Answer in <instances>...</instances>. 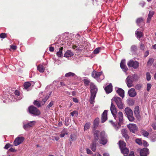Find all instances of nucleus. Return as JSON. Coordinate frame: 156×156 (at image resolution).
Returning a JSON list of instances; mask_svg holds the SVG:
<instances>
[{"instance_id": "obj_1", "label": "nucleus", "mask_w": 156, "mask_h": 156, "mask_svg": "<svg viewBox=\"0 0 156 156\" xmlns=\"http://www.w3.org/2000/svg\"><path fill=\"white\" fill-rule=\"evenodd\" d=\"M110 109L112 114L113 115L114 119L116 120L118 118L119 119V122L118 123L117 122L116 124H115L113 122V121L112 120L109 121V122L111 123L114 128L115 129L117 130L121 126V124L123 120V115L122 113L121 112H119L118 115V117L116 116V115L117 114L116 108L115 105L113 104L112 102Z\"/></svg>"}, {"instance_id": "obj_2", "label": "nucleus", "mask_w": 156, "mask_h": 156, "mask_svg": "<svg viewBox=\"0 0 156 156\" xmlns=\"http://www.w3.org/2000/svg\"><path fill=\"white\" fill-rule=\"evenodd\" d=\"M119 144L121 152L124 156H134L133 151H131L128 154L129 150L126 147V144L124 142L120 140L119 142Z\"/></svg>"}, {"instance_id": "obj_3", "label": "nucleus", "mask_w": 156, "mask_h": 156, "mask_svg": "<svg viewBox=\"0 0 156 156\" xmlns=\"http://www.w3.org/2000/svg\"><path fill=\"white\" fill-rule=\"evenodd\" d=\"M90 102L91 104H93L94 102V99L98 91L97 87L92 83L90 84Z\"/></svg>"}, {"instance_id": "obj_4", "label": "nucleus", "mask_w": 156, "mask_h": 156, "mask_svg": "<svg viewBox=\"0 0 156 156\" xmlns=\"http://www.w3.org/2000/svg\"><path fill=\"white\" fill-rule=\"evenodd\" d=\"M99 131L98 130H96L95 131L94 133V140L95 141V142L97 141L99 139L98 135L99 133ZM90 147L93 151L95 152L96 151V143L94 142H93L92 144L90 145Z\"/></svg>"}, {"instance_id": "obj_5", "label": "nucleus", "mask_w": 156, "mask_h": 156, "mask_svg": "<svg viewBox=\"0 0 156 156\" xmlns=\"http://www.w3.org/2000/svg\"><path fill=\"white\" fill-rule=\"evenodd\" d=\"M36 123V122L35 121H24L23 122V127L25 130H27L34 126Z\"/></svg>"}, {"instance_id": "obj_6", "label": "nucleus", "mask_w": 156, "mask_h": 156, "mask_svg": "<svg viewBox=\"0 0 156 156\" xmlns=\"http://www.w3.org/2000/svg\"><path fill=\"white\" fill-rule=\"evenodd\" d=\"M28 110L29 113L34 116H38L40 114L39 110L37 108L33 106H30L29 107Z\"/></svg>"}, {"instance_id": "obj_7", "label": "nucleus", "mask_w": 156, "mask_h": 156, "mask_svg": "<svg viewBox=\"0 0 156 156\" xmlns=\"http://www.w3.org/2000/svg\"><path fill=\"white\" fill-rule=\"evenodd\" d=\"M125 112L129 120L133 121L134 120V118L133 116L132 111L129 108L127 107L125 108Z\"/></svg>"}, {"instance_id": "obj_8", "label": "nucleus", "mask_w": 156, "mask_h": 156, "mask_svg": "<svg viewBox=\"0 0 156 156\" xmlns=\"http://www.w3.org/2000/svg\"><path fill=\"white\" fill-rule=\"evenodd\" d=\"M100 143L103 145L105 144L107 142V136L105 135L104 131H102L100 133Z\"/></svg>"}, {"instance_id": "obj_9", "label": "nucleus", "mask_w": 156, "mask_h": 156, "mask_svg": "<svg viewBox=\"0 0 156 156\" xmlns=\"http://www.w3.org/2000/svg\"><path fill=\"white\" fill-rule=\"evenodd\" d=\"M127 65L129 67H133V68L136 69L139 67V63L137 61L131 60L128 62Z\"/></svg>"}, {"instance_id": "obj_10", "label": "nucleus", "mask_w": 156, "mask_h": 156, "mask_svg": "<svg viewBox=\"0 0 156 156\" xmlns=\"http://www.w3.org/2000/svg\"><path fill=\"white\" fill-rule=\"evenodd\" d=\"M102 74V72H97L95 71H93L92 73V76L94 78L96 79L98 82H100L101 80L99 79V77Z\"/></svg>"}, {"instance_id": "obj_11", "label": "nucleus", "mask_w": 156, "mask_h": 156, "mask_svg": "<svg viewBox=\"0 0 156 156\" xmlns=\"http://www.w3.org/2000/svg\"><path fill=\"white\" fill-rule=\"evenodd\" d=\"M24 140L23 137H16L13 142L14 145L17 146L22 143Z\"/></svg>"}, {"instance_id": "obj_12", "label": "nucleus", "mask_w": 156, "mask_h": 156, "mask_svg": "<svg viewBox=\"0 0 156 156\" xmlns=\"http://www.w3.org/2000/svg\"><path fill=\"white\" fill-rule=\"evenodd\" d=\"M133 80L131 77V76H129L126 80V82L127 86L129 87H131L133 86Z\"/></svg>"}, {"instance_id": "obj_13", "label": "nucleus", "mask_w": 156, "mask_h": 156, "mask_svg": "<svg viewBox=\"0 0 156 156\" xmlns=\"http://www.w3.org/2000/svg\"><path fill=\"white\" fill-rule=\"evenodd\" d=\"M127 126L130 131L133 133H135L137 130V126L135 124H130L127 125Z\"/></svg>"}, {"instance_id": "obj_14", "label": "nucleus", "mask_w": 156, "mask_h": 156, "mask_svg": "<svg viewBox=\"0 0 156 156\" xmlns=\"http://www.w3.org/2000/svg\"><path fill=\"white\" fill-rule=\"evenodd\" d=\"M139 151L140 156H147L149 154V149L147 148H144Z\"/></svg>"}, {"instance_id": "obj_15", "label": "nucleus", "mask_w": 156, "mask_h": 156, "mask_svg": "<svg viewBox=\"0 0 156 156\" xmlns=\"http://www.w3.org/2000/svg\"><path fill=\"white\" fill-rule=\"evenodd\" d=\"M120 67L122 70L126 72L128 70V68L126 65V61L125 59L122 60L120 64Z\"/></svg>"}, {"instance_id": "obj_16", "label": "nucleus", "mask_w": 156, "mask_h": 156, "mask_svg": "<svg viewBox=\"0 0 156 156\" xmlns=\"http://www.w3.org/2000/svg\"><path fill=\"white\" fill-rule=\"evenodd\" d=\"M104 87L107 94L110 93L112 91V85L111 83H110L106 87L104 86Z\"/></svg>"}, {"instance_id": "obj_17", "label": "nucleus", "mask_w": 156, "mask_h": 156, "mask_svg": "<svg viewBox=\"0 0 156 156\" xmlns=\"http://www.w3.org/2000/svg\"><path fill=\"white\" fill-rule=\"evenodd\" d=\"M108 112V110H105L101 116V122L102 123H104L107 120Z\"/></svg>"}, {"instance_id": "obj_18", "label": "nucleus", "mask_w": 156, "mask_h": 156, "mask_svg": "<svg viewBox=\"0 0 156 156\" xmlns=\"http://www.w3.org/2000/svg\"><path fill=\"white\" fill-rule=\"evenodd\" d=\"M128 93L129 96L131 97H134L136 94V93L134 89L132 88L128 91Z\"/></svg>"}, {"instance_id": "obj_19", "label": "nucleus", "mask_w": 156, "mask_h": 156, "mask_svg": "<svg viewBox=\"0 0 156 156\" xmlns=\"http://www.w3.org/2000/svg\"><path fill=\"white\" fill-rule=\"evenodd\" d=\"M117 93L122 98L124 97V91L121 88H118L116 90Z\"/></svg>"}, {"instance_id": "obj_20", "label": "nucleus", "mask_w": 156, "mask_h": 156, "mask_svg": "<svg viewBox=\"0 0 156 156\" xmlns=\"http://www.w3.org/2000/svg\"><path fill=\"white\" fill-rule=\"evenodd\" d=\"M154 14V12L153 11H150L148 15V17L147 18V23H149L151 21V20Z\"/></svg>"}, {"instance_id": "obj_21", "label": "nucleus", "mask_w": 156, "mask_h": 156, "mask_svg": "<svg viewBox=\"0 0 156 156\" xmlns=\"http://www.w3.org/2000/svg\"><path fill=\"white\" fill-rule=\"evenodd\" d=\"M134 113L136 117L139 118L140 117V115L139 107L138 106L136 107L135 108Z\"/></svg>"}, {"instance_id": "obj_22", "label": "nucleus", "mask_w": 156, "mask_h": 156, "mask_svg": "<svg viewBox=\"0 0 156 156\" xmlns=\"http://www.w3.org/2000/svg\"><path fill=\"white\" fill-rule=\"evenodd\" d=\"M76 136L75 134H71L69 137V141L70 144H72V141L75 140L76 139Z\"/></svg>"}, {"instance_id": "obj_23", "label": "nucleus", "mask_w": 156, "mask_h": 156, "mask_svg": "<svg viewBox=\"0 0 156 156\" xmlns=\"http://www.w3.org/2000/svg\"><path fill=\"white\" fill-rule=\"evenodd\" d=\"M73 55V53L70 50L67 51L65 53L64 56L66 57H69L72 56Z\"/></svg>"}, {"instance_id": "obj_24", "label": "nucleus", "mask_w": 156, "mask_h": 156, "mask_svg": "<svg viewBox=\"0 0 156 156\" xmlns=\"http://www.w3.org/2000/svg\"><path fill=\"white\" fill-rule=\"evenodd\" d=\"M65 76L66 77L74 76L75 78H78V77L75 73L72 72H69L66 73L65 74Z\"/></svg>"}, {"instance_id": "obj_25", "label": "nucleus", "mask_w": 156, "mask_h": 156, "mask_svg": "<svg viewBox=\"0 0 156 156\" xmlns=\"http://www.w3.org/2000/svg\"><path fill=\"white\" fill-rule=\"evenodd\" d=\"M123 136L126 139L129 138V137L127 133V130L124 129H123L121 131Z\"/></svg>"}, {"instance_id": "obj_26", "label": "nucleus", "mask_w": 156, "mask_h": 156, "mask_svg": "<svg viewBox=\"0 0 156 156\" xmlns=\"http://www.w3.org/2000/svg\"><path fill=\"white\" fill-rule=\"evenodd\" d=\"M113 100L115 102L116 104L121 102L122 101V99L119 97H115L113 98Z\"/></svg>"}, {"instance_id": "obj_27", "label": "nucleus", "mask_w": 156, "mask_h": 156, "mask_svg": "<svg viewBox=\"0 0 156 156\" xmlns=\"http://www.w3.org/2000/svg\"><path fill=\"white\" fill-rule=\"evenodd\" d=\"M37 70L41 73H43L44 70V67L42 65H39L37 67Z\"/></svg>"}, {"instance_id": "obj_28", "label": "nucleus", "mask_w": 156, "mask_h": 156, "mask_svg": "<svg viewBox=\"0 0 156 156\" xmlns=\"http://www.w3.org/2000/svg\"><path fill=\"white\" fill-rule=\"evenodd\" d=\"M14 94H15V96L14 97L16 98L17 100H20L21 99V98L20 97H17L19 96L20 95V92L18 90H16L14 92Z\"/></svg>"}, {"instance_id": "obj_29", "label": "nucleus", "mask_w": 156, "mask_h": 156, "mask_svg": "<svg viewBox=\"0 0 156 156\" xmlns=\"http://www.w3.org/2000/svg\"><path fill=\"white\" fill-rule=\"evenodd\" d=\"M63 49V48L62 47H61L59 49V51L57 52L56 55L58 57H60L62 56V51Z\"/></svg>"}, {"instance_id": "obj_30", "label": "nucleus", "mask_w": 156, "mask_h": 156, "mask_svg": "<svg viewBox=\"0 0 156 156\" xmlns=\"http://www.w3.org/2000/svg\"><path fill=\"white\" fill-rule=\"evenodd\" d=\"M135 34L138 39L140 38L143 36L142 33L140 31H136L135 33Z\"/></svg>"}, {"instance_id": "obj_31", "label": "nucleus", "mask_w": 156, "mask_h": 156, "mask_svg": "<svg viewBox=\"0 0 156 156\" xmlns=\"http://www.w3.org/2000/svg\"><path fill=\"white\" fill-rule=\"evenodd\" d=\"M51 93V92L50 94H49V96H46L45 97V98L44 99H43L42 100V101H41V104L42 105H44L45 104V103L46 102V101H47V100L49 98V96L50 95Z\"/></svg>"}, {"instance_id": "obj_32", "label": "nucleus", "mask_w": 156, "mask_h": 156, "mask_svg": "<svg viewBox=\"0 0 156 156\" xmlns=\"http://www.w3.org/2000/svg\"><path fill=\"white\" fill-rule=\"evenodd\" d=\"M131 77L132 78L133 81H137L139 78L137 74H135L131 76Z\"/></svg>"}, {"instance_id": "obj_33", "label": "nucleus", "mask_w": 156, "mask_h": 156, "mask_svg": "<svg viewBox=\"0 0 156 156\" xmlns=\"http://www.w3.org/2000/svg\"><path fill=\"white\" fill-rule=\"evenodd\" d=\"M99 119L98 118H96L94 120L93 124L94 127L98 126L99 123Z\"/></svg>"}, {"instance_id": "obj_34", "label": "nucleus", "mask_w": 156, "mask_h": 156, "mask_svg": "<svg viewBox=\"0 0 156 156\" xmlns=\"http://www.w3.org/2000/svg\"><path fill=\"white\" fill-rule=\"evenodd\" d=\"M30 86L31 84L29 82H26L24 84L23 88L27 89L29 88V87H30Z\"/></svg>"}, {"instance_id": "obj_35", "label": "nucleus", "mask_w": 156, "mask_h": 156, "mask_svg": "<svg viewBox=\"0 0 156 156\" xmlns=\"http://www.w3.org/2000/svg\"><path fill=\"white\" fill-rule=\"evenodd\" d=\"M118 108L120 109H122L124 108L123 104L122 101L116 104Z\"/></svg>"}, {"instance_id": "obj_36", "label": "nucleus", "mask_w": 156, "mask_h": 156, "mask_svg": "<svg viewBox=\"0 0 156 156\" xmlns=\"http://www.w3.org/2000/svg\"><path fill=\"white\" fill-rule=\"evenodd\" d=\"M154 62V59L152 58H150L147 62V65L148 66H151Z\"/></svg>"}, {"instance_id": "obj_37", "label": "nucleus", "mask_w": 156, "mask_h": 156, "mask_svg": "<svg viewBox=\"0 0 156 156\" xmlns=\"http://www.w3.org/2000/svg\"><path fill=\"white\" fill-rule=\"evenodd\" d=\"M54 103V101H51L46 107V109H49L53 105Z\"/></svg>"}, {"instance_id": "obj_38", "label": "nucleus", "mask_w": 156, "mask_h": 156, "mask_svg": "<svg viewBox=\"0 0 156 156\" xmlns=\"http://www.w3.org/2000/svg\"><path fill=\"white\" fill-rule=\"evenodd\" d=\"M142 133V135L145 137H147V136L149 135V133L144 130H143L141 131Z\"/></svg>"}, {"instance_id": "obj_39", "label": "nucleus", "mask_w": 156, "mask_h": 156, "mask_svg": "<svg viewBox=\"0 0 156 156\" xmlns=\"http://www.w3.org/2000/svg\"><path fill=\"white\" fill-rule=\"evenodd\" d=\"M151 140L152 142H154L156 141V132L151 136Z\"/></svg>"}, {"instance_id": "obj_40", "label": "nucleus", "mask_w": 156, "mask_h": 156, "mask_svg": "<svg viewBox=\"0 0 156 156\" xmlns=\"http://www.w3.org/2000/svg\"><path fill=\"white\" fill-rule=\"evenodd\" d=\"M142 87V85L140 84H137L135 86L136 89L140 90Z\"/></svg>"}, {"instance_id": "obj_41", "label": "nucleus", "mask_w": 156, "mask_h": 156, "mask_svg": "<svg viewBox=\"0 0 156 156\" xmlns=\"http://www.w3.org/2000/svg\"><path fill=\"white\" fill-rule=\"evenodd\" d=\"M90 127V124L89 123H87L84 126V130H87L89 129Z\"/></svg>"}, {"instance_id": "obj_42", "label": "nucleus", "mask_w": 156, "mask_h": 156, "mask_svg": "<svg viewBox=\"0 0 156 156\" xmlns=\"http://www.w3.org/2000/svg\"><path fill=\"white\" fill-rule=\"evenodd\" d=\"M34 105L37 106L38 107H40L41 106V103H40V102L37 101H35L34 102Z\"/></svg>"}, {"instance_id": "obj_43", "label": "nucleus", "mask_w": 156, "mask_h": 156, "mask_svg": "<svg viewBox=\"0 0 156 156\" xmlns=\"http://www.w3.org/2000/svg\"><path fill=\"white\" fill-rule=\"evenodd\" d=\"M143 20L142 18H140L137 19L136 20V23L138 24L143 22Z\"/></svg>"}, {"instance_id": "obj_44", "label": "nucleus", "mask_w": 156, "mask_h": 156, "mask_svg": "<svg viewBox=\"0 0 156 156\" xmlns=\"http://www.w3.org/2000/svg\"><path fill=\"white\" fill-rule=\"evenodd\" d=\"M136 143L139 145H141L142 144L141 140L140 139H137L136 140Z\"/></svg>"}, {"instance_id": "obj_45", "label": "nucleus", "mask_w": 156, "mask_h": 156, "mask_svg": "<svg viewBox=\"0 0 156 156\" xmlns=\"http://www.w3.org/2000/svg\"><path fill=\"white\" fill-rule=\"evenodd\" d=\"M137 47L134 45H133L131 47V51H135L137 50Z\"/></svg>"}, {"instance_id": "obj_46", "label": "nucleus", "mask_w": 156, "mask_h": 156, "mask_svg": "<svg viewBox=\"0 0 156 156\" xmlns=\"http://www.w3.org/2000/svg\"><path fill=\"white\" fill-rule=\"evenodd\" d=\"M100 48H96L94 51V53L95 54H96L99 53L100 50Z\"/></svg>"}, {"instance_id": "obj_47", "label": "nucleus", "mask_w": 156, "mask_h": 156, "mask_svg": "<svg viewBox=\"0 0 156 156\" xmlns=\"http://www.w3.org/2000/svg\"><path fill=\"white\" fill-rule=\"evenodd\" d=\"M65 122L66 126H68L69 125V119L68 118L66 117L65 118Z\"/></svg>"}, {"instance_id": "obj_48", "label": "nucleus", "mask_w": 156, "mask_h": 156, "mask_svg": "<svg viewBox=\"0 0 156 156\" xmlns=\"http://www.w3.org/2000/svg\"><path fill=\"white\" fill-rule=\"evenodd\" d=\"M147 80V81H149L151 80V75L150 73L147 72L146 74Z\"/></svg>"}, {"instance_id": "obj_49", "label": "nucleus", "mask_w": 156, "mask_h": 156, "mask_svg": "<svg viewBox=\"0 0 156 156\" xmlns=\"http://www.w3.org/2000/svg\"><path fill=\"white\" fill-rule=\"evenodd\" d=\"M151 83H147V90L148 91H149L151 87Z\"/></svg>"}, {"instance_id": "obj_50", "label": "nucleus", "mask_w": 156, "mask_h": 156, "mask_svg": "<svg viewBox=\"0 0 156 156\" xmlns=\"http://www.w3.org/2000/svg\"><path fill=\"white\" fill-rule=\"evenodd\" d=\"M84 82L85 84L87 85H88L90 83V81L86 79H84Z\"/></svg>"}, {"instance_id": "obj_51", "label": "nucleus", "mask_w": 156, "mask_h": 156, "mask_svg": "<svg viewBox=\"0 0 156 156\" xmlns=\"http://www.w3.org/2000/svg\"><path fill=\"white\" fill-rule=\"evenodd\" d=\"M12 145H11L10 144L8 143L5 145L4 147L5 149H7L11 146H12Z\"/></svg>"}, {"instance_id": "obj_52", "label": "nucleus", "mask_w": 156, "mask_h": 156, "mask_svg": "<svg viewBox=\"0 0 156 156\" xmlns=\"http://www.w3.org/2000/svg\"><path fill=\"white\" fill-rule=\"evenodd\" d=\"M6 37V34L5 33H2L0 34V37L2 38H4Z\"/></svg>"}, {"instance_id": "obj_53", "label": "nucleus", "mask_w": 156, "mask_h": 156, "mask_svg": "<svg viewBox=\"0 0 156 156\" xmlns=\"http://www.w3.org/2000/svg\"><path fill=\"white\" fill-rule=\"evenodd\" d=\"M142 143L143 145L145 147H147L149 145L148 143L145 140H143Z\"/></svg>"}, {"instance_id": "obj_54", "label": "nucleus", "mask_w": 156, "mask_h": 156, "mask_svg": "<svg viewBox=\"0 0 156 156\" xmlns=\"http://www.w3.org/2000/svg\"><path fill=\"white\" fill-rule=\"evenodd\" d=\"M77 114H78L77 112L76 111H73V112H71L70 113L71 115L72 116H73L74 115H75V114L77 115Z\"/></svg>"}, {"instance_id": "obj_55", "label": "nucleus", "mask_w": 156, "mask_h": 156, "mask_svg": "<svg viewBox=\"0 0 156 156\" xmlns=\"http://www.w3.org/2000/svg\"><path fill=\"white\" fill-rule=\"evenodd\" d=\"M62 133H64L65 135H67L68 134V132L66 129H64L61 132Z\"/></svg>"}, {"instance_id": "obj_56", "label": "nucleus", "mask_w": 156, "mask_h": 156, "mask_svg": "<svg viewBox=\"0 0 156 156\" xmlns=\"http://www.w3.org/2000/svg\"><path fill=\"white\" fill-rule=\"evenodd\" d=\"M151 126L154 130H156V122H154L152 123V124L151 125Z\"/></svg>"}, {"instance_id": "obj_57", "label": "nucleus", "mask_w": 156, "mask_h": 156, "mask_svg": "<svg viewBox=\"0 0 156 156\" xmlns=\"http://www.w3.org/2000/svg\"><path fill=\"white\" fill-rule=\"evenodd\" d=\"M87 153L88 154H92V152L88 148H87L86 149Z\"/></svg>"}, {"instance_id": "obj_58", "label": "nucleus", "mask_w": 156, "mask_h": 156, "mask_svg": "<svg viewBox=\"0 0 156 156\" xmlns=\"http://www.w3.org/2000/svg\"><path fill=\"white\" fill-rule=\"evenodd\" d=\"M140 48L141 50H144L145 48V46L144 44L141 43L140 44Z\"/></svg>"}, {"instance_id": "obj_59", "label": "nucleus", "mask_w": 156, "mask_h": 156, "mask_svg": "<svg viewBox=\"0 0 156 156\" xmlns=\"http://www.w3.org/2000/svg\"><path fill=\"white\" fill-rule=\"evenodd\" d=\"M10 47L12 49L15 50H16L17 48V47L16 45H12L10 46Z\"/></svg>"}, {"instance_id": "obj_60", "label": "nucleus", "mask_w": 156, "mask_h": 156, "mask_svg": "<svg viewBox=\"0 0 156 156\" xmlns=\"http://www.w3.org/2000/svg\"><path fill=\"white\" fill-rule=\"evenodd\" d=\"M73 101L75 103H77L78 102V100L76 98H73Z\"/></svg>"}, {"instance_id": "obj_61", "label": "nucleus", "mask_w": 156, "mask_h": 156, "mask_svg": "<svg viewBox=\"0 0 156 156\" xmlns=\"http://www.w3.org/2000/svg\"><path fill=\"white\" fill-rule=\"evenodd\" d=\"M49 50L50 51L53 52L54 51V48L52 47H49Z\"/></svg>"}, {"instance_id": "obj_62", "label": "nucleus", "mask_w": 156, "mask_h": 156, "mask_svg": "<svg viewBox=\"0 0 156 156\" xmlns=\"http://www.w3.org/2000/svg\"><path fill=\"white\" fill-rule=\"evenodd\" d=\"M145 3L144 2H142L140 3V5L142 7H143Z\"/></svg>"}, {"instance_id": "obj_63", "label": "nucleus", "mask_w": 156, "mask_h": 156, "mask_svg": "<svg viewBox=\"0 0 156 156\" xmlns=\"http://www.w3.org/2000/svg\"><path fill=\"white\" fill-rule=\"evenodd\" d=\"M92 156H101V155L99 153H95V154L93 155Z\"/></svg>"}, {"instance_id": "obj_64", "label": "nucleus", "mask_w": 156, "mask_h": 156, "mask_svg": "<svg viewBox=\"0 0 156 156\" xmlns=\"http://www.w3.org/2000/svg\"><path fill=\"white\" fill-rule=\"evenodd\" d=\"M103 156H110L109 154L107 153H105L103 154Z\"/></svg>"}]
</instances>
